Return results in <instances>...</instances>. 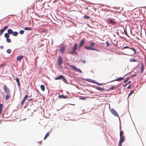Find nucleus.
Listing matches in <instances>:
<instances>
[{"mask_svg":"<svg viewBox=\"0 0 146 146\" xmlns=\"http://www.w3.org/2000/svg\"><path fill=\"white\" fill-rule=\"evenodd\" d=\"M69 66H70L71 68L74 69L76 71L79 72L80 73H82V72L81 70H80L79 68H77L75 66H74L72 65H69Z\"/></svg>","mask_w":146,"mask_h":146,"instance_id":"nucleus-1","label":"nucleus"},{"mask_svg":"<svg viewBox=\"0 0 146 146\" xmlns=\"http://www.w3.org/2000/svg\"><path fill=\"white\" fill-rule=\"evenodd\" d=\"M111 112L115 116L118 117L119 115L116 111L113 109H112L111 110Z\"/></svg>","mask_w":146,"mask_h":146,"instance_id":"nucleus-2","label":"nucleus"},{"mask_svg":"<svg viewBox=\"0 0 146 146\" xmlns=\"http://www.w3.org/2000/svg\"><path fill=\"white\" fill-rule=\"evenodd\" d=\"M58 64L59 66L61 65L62 63V59L61 56H59L57 60Z\"/></svg>","mask_w":146,"mask_h":146,"instance_id":"nucleus-3","label":"nucleus"},{"mask_svg":"<svg viewBox=\"0 0 146 146\" xmlns=\"http://www.w3.org/2000/svg\"><path fill=\"white\" fill-rule=\"evenodd\" d=\"M4 89L5 92L6 93H9L10 92V91L9 90V89L6 85H4Z\"/></svg>","mask_w":146,"mask_h":146,"instance_id":"nucleus-4","label":"nucleus"},{"mask_svg":"<svg viewBox=\"0 0 146 146\" xmlns=\"http://www.w3.org/2000/svg\"><path fill=\"white\" fill-rule=\"evenodd\" d=\"M125 140V139L124 138V136L121 137H120V140L119 142V145H122V143H123L124 141Z\"/></svg>","mask_w":146,"mask_h":146,"instance_id":"nucleus-5","label":"nucleus"},{"mask_svg":"<svg viewBox=\"0 0 146 146\" xmlns=\"http://www.w3.org/2000/svg\"><path fill=\"white\" fill-rule=\"evenodd\" d=\"M65 46H63L61 48L60 50H59V51L61 52L62 54L64 53L65 50Z\"/></svg>","mask_w":146,"mask_h":146,"instance_id":"nucleus-6","label":"nucleus"},{"mask_svg":"<svg viewBox=\"0 0 146 146\" xmlns=\"http://www.w3.org/2000/svg\"><path fill=\"white\" fill-rule=\"evenodd\" d=\"M23 57L24 56H19L17 57V59L18 61H20L21 59H22L23 58Z\"/></svg>","mask_w":146,"mask_h":146,"instance_id":"nucleus-7","label":"nucleus"},{"mask_svg":"<svg viewBox=\"0 0 146 146\" xmlns=\"http://www.w3.org/2000/svg\"><path fill=\"white\" fill-rule=\"evenodd\" d=\"M84 39H82L80 44L79 46H83L84 44Z\"/></svg>","mask_w":146,"mask_h":146,"instance_id":"nucleus-8","label":"nucleus"},{"mask_svg":"<svg viewBox=\"0 0 146 146\" xmlns=\"http://www.w3.org/2000/svg\"><path fill=\"white\" fill-rule=\"evenodd\" d=\"M85 48L87 50H93V47L91 46H85Z\"/></svg>","mask_w":146,"mask_h":146,"instance_id":"nucleus-9","label":"nucleus"},{"mask_svg":"<svg viewBox=\"0 0 146 146\" xmlns=\"http://www.w3.org/2000/svg\"><path fill=\"white\" fill-rule=\"evenodd\" d=\"M77 47H78V44L77 43H75L73 46V50H75L76 51V50L77 49Z\"/></svg>","mask_w":146,"mask_h":146,"instance_id":"nucleus-10","label":"nucleus"},{"mask_svg":"<svg viewBox=\"0 0 146 146\" xmlns=\"http://www.w3.org/2000/svg\"><path fill=\"white\" fill-rule=\"evenodd\" d=\"M68 98L67 96H64L63 95H59L58 97V98H63L64 99H65L66 98Z\"/></svg>","mask_w":146,"mask_h":146,"instance_id":"nucleus-11","label":"nucleus"},{"mask_svg":"<svg viewBox=\"0 0 146 146\" xmlns=\"http://www.w3.org/2000/svg\"><path fill=\"white\" fill-rule=\"evenodd\" d=\"M64 76L61 75H60L58 77H57L55 78L56 80L60 79L63 78Z\"/></svg>","mask_w":146,"mask_h":146,"instance_id":"nucleus-12","label":"nucleus"},{"mask_svg":"<svg viewBox=\"0 0 146 146\" xmlns=\"http://www.w3.org/2000/svg\"><path fill=\"white\" fill-rule=\"evenodd\" d=\"M96 88L98 90L100 91H104V88L100 87H97Z\"/></svg>","mask_w":146,"mask_h":146,"instance_id":"nucleus-13","label":"nucleus"},{"mask_svg":"<svg viewBox=\"0 0 146 146\" xmlns=\"http://www.w3.org/2000/svg\"><path fill=\"white\" fill-rule=\"evenodd\" d=\"M8 33L9 34H11L13 33V32L12 29H8L7 30Z\"/></svg>","mask_w":146,"mask_h":146,"instance_id":"nucleus-14","label":"nucleus"},{"mask_svg":"<svg viewBox=\"0 0 146 146\" xmlns=\"http://www.w3.org/2000/svg\"><path fill=\"white\" fill-rule=\"evenodd\" d=\"M144 69V66L143 63H142L141 64V72H142Z\"/></svg>","mask_w":146,"mask_h":146,"instance_id":"nucleus-15","label":"nucleus"},{"mask_svg":"<svg viewBox=\"0 0 146 146\" xmlns=\"http://www.w3.org/2000/svg\"><path fill=\"white\" fill-rule=\"evenodd\" d=\"M40 88L42 90V91H44L45 89V87L44 86V85H42L40 86Z\"/></svg>","mask_w":146,"mask_h":146,"instance_id":"nucleus-16","label":"nucleus"},{"mask_svg":"<svg viewBox=\"0 0 146 146\" xmlns=\"http://www.w3.org/2000/svg\"><path fill=\"white\" fill-rule=\"evenodd\" d=\"M3 108V104H0V114L2 112Z\"/></svg>","mask_w":146,"mask_h":146,"instance_id":"nucleus-17","label":"nucleus"},{"mask_svg":"<svg viewBox=\"0 0 146 146\" xmlns=\"http://www.w3.org/2000/svg\"><path fill=\"white\" fill-rule=\"evenodd\" d=\"M123 79V78H121V77H120V78H118L116 80H113V81H120V80H122Z\"/></svg>","mask_w":146,"mask_h":146,"instance_id":"nucleus-18","label":"nucleus"},{"mask_svg":"<svg viewBox=\"0 0 146 146\" xmlns=\"http://www.w3.org/2000/svg\"><path fill=\"white\" fill-rule=\"evenodd\" d=\"M10 97V96L9 94V93H7V95L5 96L6 100H7Z\"/></svg>","mask_w":146,"mask_h":146,"instance_id":"nucleus-19","label":"nucleus"},{"mask_svg":"<svg viewBox=\"0 0 146 146\" xmlns=\"http://www.w3.org/2000/svg\"><path fill=\"white\" fill-rule=\"evenodd\" d=\"M16 80L17 82L18 85L20 86V82L19 80V79L18 78H16Z\"/></svg>","mask_w":146,"mask_h":146,"instance_id":"nucleus-20","label":"nucleus"},{"mask_svg":"<svg viewBox=\"0 0 146 146\" xmlns=\"http://www.w3.org/2000/svg\"><path fill=\"white\" fill-rule=\"evenodd\" d=\"M49 133L48 132H47L46 135H45L44 139L45 140L49 136Z\"/></svg>","mask_w":146,"mask_h":146,"instance_id":"nucleus-21","label":"nucleus"},{"mask_svg":"<svg viewBox=\"0 0 146 146\" xmlns=\"http://www.w3.org/2000/svg\"><path fill=\"white\" fill-rule=\"evenodd\" d=\"M130 49H131L133 51L134 54L136 53V51L135 49V48H133V47H131V48H130Z\"/></svg>","mask_w":146,"mask_h":146,"instance_id":"nucleus-22","label":"nucleus"},{"mask_svg":"<svg viewBox=\"0 0 146 146\" xmlns=\"http://www.w3.org/2000/svg\"><path fill=\"white\" fill-rule=\"evenodd\" d=\"M129 61L132 62H136L137 60L135 59H130L129 60Z\"/></svg>","mask_w":146,"mask_h":146,"instance_id":"nucleus-23","label":"nucleus"},{"mask_svg":"<svg viewBox=\"0 0 146 146\" xmlns=\"http://www.w3.org/2000/svg\"><path fill=\"white\" fill-rule=\"evenodd\" d=\"M4 36L5 37L7 38L9 37V35L8 33H5V34Z\"/></svg>","mask_w":146,"mask_h":146,"instance_id":"nucleus-24","label":"nucleus"},{"mask_svg":"<svg viewBox=\"0 0 146 146\" xmlns=\"http://www.w3.org/2000/svg\"><path fill=\"white\" fill-rule=\"evenodd\" d=\"M24 29L25 30H32V29L30 27H26Z\"/></svg>","mask_w":146,"mask_h":146,"instance_id":"nucleus-25","label":"nucleus"},{"mask_svg":"<svg viewBox=\"0 0 146 146\" xmlns=\"http://www.w3.org/2000/svg\"><path fill=\"white\" fill-rule=\"evenodd\" d=\"M13 35H14V36H16L18 34V33L17 32H13Z\"/></svg>","mask_w":146,"mask_h":146,"instance_id":"nucleus-26","label":"nucleus"},{"mask_svg":"<svg viewBox=\"0 0 146 146\" xmlns=\"http://www.w3.org/2000/svg\"><path fill=\"white\" fill-rule=\"evenodd\" d=\"M8 28V27L7 26H5L2 29H1L2 31H3V32H4Z\"/></svg>","mask_w":146,"mask_h":146,"instance_id":"nucleus-27","label":"nucleus"},{"mask_svg":"<svg viewBox=\"0 0 146 146\" xmlns=\"http://www.w3.org/2000/svg\"><path fill=\"white\" fill-rule=\"evenodd\" d=\"M123 131H120V137H123L122 136L123 134Z\"/></svg>","mask_w":146,"mask_h":146,"instance_id":"nucleus-28","label":"nucleus"},{"mask_svg":"<svg viewBox=\"0 0 146 146\" xmlns=\"http://www.w3.org/2000/svg\"><path fill=\"white\" fill-rule=\"evenodd\" d=\"M83 18L86 19H89L90 18V17L89 16L85 15L83 16Z\"/></svg>","mask_w":146,"mask_h":146,"instance_id":"nucleus-29","label":"nucleus"},{"mask_svg":"<svg viewBox=\"0 0 146 146\" xmlns=\"http://www.w3.org/2000/svg\"><path fill=\"white\" fill-rule=\"evenodd\" d=\"M11 50L10 49H8L7 51V52L8 54H10L11 52Z\"/></svg>","mask_w":146,"mask_h":146,"instance_id":"nucleus-30","label":"nucleus"},{"mask_svg":"<svg viewBox=\"0 0 146 146\" xmlns=\"http://www.w3.org/2000/svg\"><path fill=\"white\" fill-rule=\"evenodd\" d=\"M76 50H73L70 53L71 54H73V53H75L76 54H77V53L76 52Z\"/></svg>","mask_w":146,"mask_h":146,"instance_id":"nucleus-31","label":"nucleus"},{"mask_svg":"<svg viewBox=\"0 0 146 146\" xmlns=\"http://www.w3.org/2000/svg\"><path fill=\"white\" fill-rule=\"evenodd\" d=\"M24 31L22 30H21L19 31V33L21 34H24Z\"/></svg>","mask_w":146,"mask_h":146,"instance_id":"nucleus-32","label":"nucleus"},{"mask_svg":"<svg viewBox=\"0 0 146 146\" xmlns=\"http://www.w3.org/2000/svg\"><path fill=\"white\" fill-rule=\"evenodd\" d=\"M134 90H132V91H131L130 93H129V95H128V97L129 96H131L133 92H134Z\"/></svg>","mask_w":146,"mask_h":146,"instance_id":"nucleus-33","label":"nucleus"},{"mask_svg":"<svg viewBox=\"0 0 146 146\" xmlns=\"http://www.w3.org/2000/svg\"><path fill=\"white\" fill-rule=\"evenodd\" d=\"M25 101V100H24L23 99L22 101V102H21L20 104L22 106H23Z\"/></svg>","mask_w":146,"mask_h":146,"instance_id":"nucleus-34","label":"nucleus"},{"mask_svg":"<svg viewBox=\"0 0 146 146\" xmlns=\"http://www.w3.org/2000/svg\"><path fill=\"white\" fill-rule=\"evenodd\" d=\"M95 46L94 44L93 43H91L90 44V46L94 48Z\"/></svg>","mask_w":146,"mask_h":146,"instance_id":"nucleus-35","label":"nucleus"},{"mask_svg":"<svg viewBox=\"0 0 146 146\" xmlns=\"http://www.w3.org/2000/svg\"><path fill=\"white\" fill-rule=\"evenodd\" d=\"M109 21L111 23H112V24H115V22L113 20H109Z\"/></svg>","mask_w":146,"mask_h":146,"instance_id":"nucleus-36","label":"nucleus"},{"mask_svg":"<svg viewBox=\"0 0 146 146\" xmlns=\"http://www.w3.org/2000/svg\"><path fill=\"white\" fill-rule=\"evenodd\" d=\"M7 42H11V40L9 38H7L6 39Z\"/></svg>","mask_w":146,"mask_h":146,"instance_id":"nucleus-37","label":"nucleus"},{"mask_svg":"<svg viewBox=\"0 0 146 146\" xmlns=\"http://www.w3.org/2000/svg\"><path fill=\"white\" fill-rule=\"evenodd\" d=\"M3 33V31H2V30H0V35H2Z\"/></svg>","mask_w":146,"mask_h":146,"instance_id":"nucleus-38","label":"nucleus"},{"mask_svg":"<svg viewBox=\"0 0 146 146\" xmlns=\"http://www.w3.org/2000/svg\"><path fill=\"white\" fill-rule=\"evenodd\" d=\"M129 78H127V79L125 80L124 81V83H125L126 82H127V81L129 79Z\"/></svg>","mask_w":146,"mask_h":146,"instance_id":"nucleus-39","label":"nucleus"},{"mask_svg":"<svg viewBox=\"0 0 146 146\" xmlns=\"http://www.w3.org/2000/svg\"><path fill=\"white\" fill-rule=\"evenodd\" d=\"M28 97V96L27 95H26L25 96L23 99L25 100Z\"/></svg>","mask_w":146,"mask_h":146,"instance_id":"nucleus-40","label":"nucleus"},{"mask_svg":"<svg viewBox=\"0 0 146 146\" xmlns=\"http://www.w3.org/2000/svg\"><path fill=\"white\" fill-rule=\"evenodd\" d=\"M63 81L65 82L66 83L67 82V80L66 79H65V78L63 77Z\"/></svg>","mask_w":146,"mask_h":146,"instance_id":"nucleus-41","label":"nucleus"},{"mask_svg":"<svg viewBox=\"0 0 146 146\" xmlns=\"http://www.w3.org/2000/svg\"><path fill=\"white\" fill-rule=\"evenodd\" d=\"M106 44L107 46H109L110 44L109 43V42L108 41H107L106 42Z\"/></svg>","mask_w":146,"mask_h":146,"instance_id":"nucleus-42","label":"nucleus"},{"mask_svg":"<svg viewBox=\"0 0 146 146\" xmlns=\"http://www.w3.org/2000/svg\"><path fill=\"white\" fill-rule=\"evenodd\" d=\"M80 99L82 100H85L86 98L84 97H82L80 98Z\"/></svg>","mask_w":146,"mask_h":146,"instance_id":"nucleus-43","label":"nucleus"},{"mask_svg":"<svg viewBox=\"0 0 146 146\" xmlns=\"http://www.w3.org/2000/svg\"><path fill=\"white\" fill-rule=\"evenodd\" d=\"M114 89H115V87L114 86H113L112 87L110 88L109 90H112Z\"/></svg>","mask_w":146,"mask_h":146,"instance_id":"nucleus-44","label":"nucleus"},{"mask_svg":"<svg viewBox=\"0 0 146 146\" xmlns=\"http://www.w3.org/2000/svg\"><path fill=\"white\" fill-rule=\"evenodd\" d=\"M93 50H96V51H98L99 52V50L98 49H97L96 48H93Z\"/></svg>","mask_w":146,"mask_h":146,"instance_id":"nucleus-45","label":"nucleus"},{"mask_svg":"<svg viewBox=\"0 0 146 146\" xmlns=\"http://www.w3.org/2000/svg\"><path fill=\"white\" fill-rule=\"evenodd\" d=\"M80 61L84 63H85L86 62V61L85 60H80Z\"/></svg>","mask_w":146,"mask_h":146,"instance_id":"nucleus-46","label":"nucleus"},{"mask_svg":"<svg viewBox=\"0 0 146 146\" xmlns=\"http://www.w3.org/2000/svg\"><path fill=\"white\" fill-rule=\"evenodd\" d=\"M129 48V47H128V46H125L124 47V48H123V49H125V48Z\"/></svg>","mask_w":146,"mask_h":146,"instance_id":"nucleus-47","label":"nucleus"},{"mask_svg":"<svg viewBox=\"0 0 146 146\" xmlns=\"http://www.w3.org/2000/svg\"><path fill=\"white\" fill-rule=\"evenodd\" d=\"M131 85L130 84L129 85V86L127 87V89H129L131 87Z\"/></svg>","mask_w":146,"mask_h":146,"instance_id":"nucleus-48","label":"nucleus"},{"mask_svg":"<svg viewBox=\"0 0 146 146\" xmlns=\"http://www.w3.org/2000/svg\"><path fill=\"white\" fill-rule=\"evenodd\" d=\"M131 83V81H129V82H128V83H127V84H126V85H125V86L127 84H129V83Z\"/></svg>","mask_w":146,"mask_h":146,"instance_id":"nucleus-49","label":"nucleus"},{"mask_svg":"<svg viewBox=\"0 0 146 146\" xmlns=\"http://www.w3.org/2000/svg\"><path fill=\"white\" fill-rule=\"evenodd\" d=\"M97 84L98 85H100V86L102 85V84H100V83H98Z\"/></svg>","mask_w":146,"mask_h":146,"instance_id":"nucleus-50","label":"nucleus"},{"mask_svg":"<svg viewBox=\"0 0 146 146\" xmlns=\"http://www.w3.org/2000/svg\"><path fill=\"white\" fill-rule=\"evenodd\" d=\"M33 100V99H31L29 100V101H31Z\"/></svg>","mask_w":146,"mask_h":146,"instance_id":"nucleus-51","label":"nucleus"},{"mask_svg":"<svg viewBox=\"0 0 146 146\" xmlns=\"http://www.w3.org/2000/svg\"><path fill=\"white\" fill-rule=\"evenodd\" d=\"M135 76V75H133L132 76V77H133L134 76Z\"/></svg>","mask_w":146,"mask_h":146,"instance_id":"nucleus-52","label":"nucleus"},{"mask_svg":"<svg viewBox=\"0 0 146 146\" xmlns=\"http://www.w3.org/2000/svg\"><path fill=\"white\" fill-rule=\"evenodd\" d=\"M42 141H41L40 142V143H42Z\"/></svg>","mask_w":146,"mask_h":146,"instance_id":"nucleus-53","label":"nucleus"},{"mask_svg":"<svg viewBox=\"0 0 146 146\" xmlns=\"http://www.w3.org/2000/svg\"><path fill=\"white\" fill-rule=\"evenodd\" d=\"M126 34L127 35V33H126Z\"/></svg>","mask_w":146,"mask_h":146,"instance_id":"nucleus-54","label":"nucleus"},{"mask_svg":"<svg viewBox=\"0 0 146 146\" xmlns=\"http://www.w3.org/2000/svg\"><path fill=\"white\" fill-rule=\"evenodd\" d=\"M119 146H122V145H119Z\"/></svg>","mask_w":146,"mask_h":146,"instance_id":"nucleus-55","label":"nucleus"}]
</instances>
